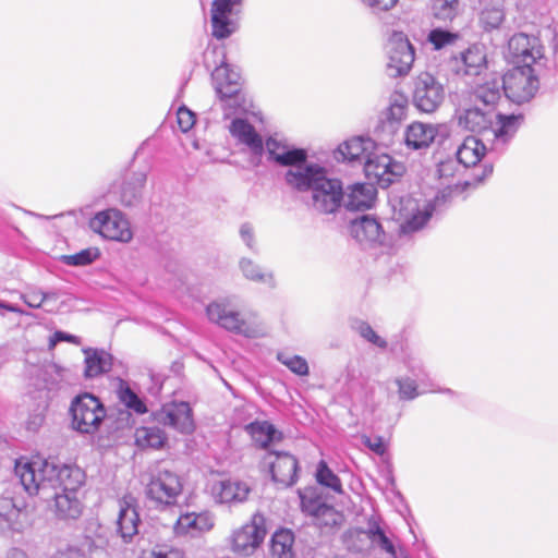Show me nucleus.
I'll list each match as a JSON object with an SVG mask.
<instances>
[{
  "label": "nucleus",
  "mask_w": 558,
  "mask_h": 558,
  "mask_svg": "<svg viewBox=\"0 0 558 558\" xmlns=\"http://www.w3.org/2000/svg\"><path fill=\"white\" fill-rule=\"evenodd\" d=\"M504 94V77H490L474 88L475 101L482 102L488 109H495Z\"/></svg>",
  "instance_id": "obj_28"
},
{
  "label": "nucleus",
  "mask_w": 558,
  "mask_h": 558,
  "mask_svg": "<svg viewBox=\"0 0 558 558\" xmlns=\"http://www.w3.org/2000/svg\"><path fill=\"white\" fill-rule=\"evenodd\" d=\"M54 513L60 520H76L81 517L83 505L75 493L53 492Z\"/></svg>",
  "instance_id": "obj_27"
},
{
  "label": "nucleus",
  "mask_w": 558,
  "mask_h": 558,
  "mask_svg": "<svg viewBox=\"0 0 558 558\" xmlns=\"http://www.w3.org/2000/svg\"><path fill=\"white\" fill-rule=\"evenodd\" d=\"M146 179V172H136L129 181L123 183L120 192V202L124 206H133L140 202Z\"/></svg>",
  "instance_id": "obj_35"
},
{
  "label": "nucleus",
  "mask_w": 558,
  "mask_h": 558,
  "mask_svg": "<svg viewBox=\"0 0 558 558\" xmlns=\"http://www.w3.org/2000/svg\"><path fill=\"white\" fill-rule=\"evenodd\" d=\"M293 534L288 530L276 532L271 537L270 554L272 558H294Z\"/></svg>",
  "instance_id": "obj_40"
},
{
  "label": "nucleus",
  "mask_w": 558,
  "mask_h": 558,
  "mask_svg": "<svg viewBox=\"0 0 558 558\" xmlns=\"http://www.w3.org/2000/svg\"><path fill=\"white\" fill-rule=\"evenodd\" d=\"M140 558H184L180 549L157 547L151 550L143 551Z\"/></svg>",
  "instance_id": "obj_53"
},
{
  "label": "nucleus",
  "mask_w": 558,
  "mask_h": 558,
  "mask_svg": "<svg viewBox=\"0 0 558 558\" xmlns=\"http://www.w3.org/2000/svg\"><path fill=\"white\" fill-rule=\"evenodd\" d=\"M316 481L335 493L341 494L343 492L340 478L328 468L324 460L317 464Z\"/></svg>",
  "instance_id": "obj_44"
},
{
  "label": "nucleus",
  "mask_w": 558,
  "mask_h": 558,
  "mask_svg": "<svg viewBox=\"0 0 558 558\" xmlns=\"http://www.w3.org/2000/svg\"><path fill=\"white\" fill-rule=\"evenodd\" d=\"M366 5L377 11H388L392 9L398 0H361Z\"/></svg>",
  "instance_id": "obj_60"
},
{
  "label": "nucleus",
  "mask_w": 558,
  "mask_h": 558,
  "mask_svg": "<svg viewBox=\"0 0 558 558\" xmlns=\"http://www.w3.org/2000/svg\"><path fill=\"white\" fill-rule=\"evenodd\" d=\"M262 464L268 468L271 478L279 485L288 487L298 478V461L288 452L268 451L262 459Z\"/></svg>",
  "instance_id": "obj_16"
},
{
  "label": "nucleus",
  "mask_w": 558,
  "mask_h": 558,
  "mask_svg": "<svg viewBox=\"0 0 558 558\" xmlns=\"http://www.w3.org/2000/svg\"><path fill=\"white\" fill-rule=\"evenodd\" d=\"M132 497H124L119 502L117 532L124 543H129L138 533L140 517Z\"/></svg>",
  "instance_id": "obj_22"
},
{
  "label": "nucleus",
  "mask_w": 558,
  "mask_h": 558,
  "mask_svg": "<svg viewBox=\"0 0 558 558\" xmlns=\"http://www.w3.org/2000/svg\"><path fill=\"white\" fill-rule=\"evenodd\" d=\"M508 50L518 63V66H531L538 64L544 58V47L535 36H529L524 33L514 34L508 41Z\"/></svg>",
  "instance_id": "obj_15"
},
{
  "label": "nucleus",
  "mask_w": 558,
  "mask_h": 558,
  "mask_svg": "<svg viewBox=\"0 0 558 558\" xmlns=\"http://www.w3.org/2000/svg\"><path fill=\"white\" fill-rule=\"evenodd\" d=\"M229 131L234 138L250 149L253 158L256 159L253 161L254 165L258 166L264 154V142L254 126L244 119L236 118L231 122Z\"/></svg>",
  "instance_id": "obj_19"
},
{
  "label": "nucleus",
  "mask_w": 558,
  "mask_h": 558,
  "mask_svg": "<svg viewBox=\"0 0 558 558\" xmlns=\"http://www.w3.org/2000/svg\"><path fill=\"white\" fill-rule=\"evenodd\" d=\"M284 178L290 187L300 192L311 191L312 206L322 214H332L342 205L341 181L328 178L326 169L316 163L290 168Z\"/></svg>",
  "instance_id": "obj_2"
},
{
  "label": "nucleus",
  "mask_w": 558,
  "mask_h": 558,
  "mask_svg": "<svg viewBox=\"0 0 558 558\" xmlns=\"http://www.w3.org/2000/svg\"><path fill=\"white\" fill-rule=\"evenodd\" d=\"M463 71L466 75H478L486 66V53L482 46L473 45L461 52Z\"/></svg>",
  "instance_id": "obj_37"
},
{
  "label": "nucleus",
  "mask_w": 558,
  "mask_h": 558,
  "mask_svg": "<svg viewBox=\"0 0 558 558\" xmlns=\"http://www.w3.org/2000/svg\"><path fill=\"white\" fill-rule=\"evenodd\" d=\"M251 492L250 486L241 481L222 480L216 481L210 486L214 499L219 504H240L247 499Z\"/></svg>",
  "instance_id": "obj_20"
},
{
  "label": "nucleus",
  "mask_w": 558,
  "mask_h": 558,
  "mask_svg": "<svg viewBox=\"0 0 558 558\" xmlns=\"http://www.w3.org/2000/svg\"><path fill=\"white\" fill-rule=\"evenodd\" d=\"M240 236L245 245L253 252H257L255 234L253 226L248 222L242 223L240 227Z\"/></svg>",
  "instance_id": "obj_55"
},
{
  "label": "nucleus",
  "mask_w": 558,
  "mask_h": 558,
  "mask_svg": "<svg viewBox=\"0 0 558 558\" xmlns=\"http://www.w3.org/2000/svg\"><path fill=\"white\" fill-rule=\"evenodd\" d=\"M210 53L221 57L220 64L216 65L211 72V80L223 109L230 110L229 113L246 111L248 104L242 92L240 73L232 70L225 61V51L219 47L213 48L211 51H206L204 60L206 66H210L208 60Z\"/></svg>",
  "instance_id": "obj_3"
},
{
  "label": "nucleus",
  "mask_w": 558,
  "mask_h": 558,
  "mask_svg": "<svg viewBox=\"0 0 558 558\" xmlns=\"http://www.w3.org/2000/svg\"><path fill=\"white\" fill-rule=\"evenodd\" d=\"M245 430L250 434L253 441L263 449L282 439V433L268 421L252 422L245 426Z\"/></svg>",
  "instance_id": "obj_30"
},
{
  "label": "nucleus",
  "mask_w": 558,
  "mask_h": 558,
  "mask_svg": "<svg viewBox=\"0 0 558 558\" xmlns=\"http://www.w3.org/2000/svg\"><path fill=\"white\" fill-rule=\"evenodd\" d=\"M444 85L432 74L424 72L414 80L413 105L424 113H433L438 110L445 100Z\"/></svg>",
  "instance_id": "obj_9"
},
{
  "label": "nucleus",
  "mask_w": 558,
  "mask_h": 558,
  "mask_svg": "<svg viewBox=\"0 0 558 558\" xmlns=\"http://www.w3.org/2000/svg\"><path fill=\"white\" fill-rule=\"evenodd\" d=\"M300 498L303 512L312 515L313 518L318 515L323 507L326 505L325 502L322 501L320 498L314 497L312 494L307 492L301 494Z\"/></svg>",
  "instance_id": "obj_50"
},
{
  "label": "nucleus",
  "mask_w": 558,
  "mask_h": 558,
  "mask_svg": "<svg viewBox=\"0 0 558 558\" xmlns=\"http://www.w3.org/2000/svg\"><path fill=\"white\" fill-rule=\"evenodd\" d=\"M506 17L504 3L500 0H492L480 12L478 23L487 32L497 29Z\"/></svg>",
  "instance_id": "obj_33"
},
{
  "label": "nucleus",
  "mask_w": 558,
  "mask_h": 558,
  "mask_svg": "<svg viewBox=\"0 0 558 558\" xmlns=\"http://www.w3.org/2000/svg\"><path fill=\"white\" fill-rule=\"evenodd\" d=\"M486 151L485 145L475 136H468L457 150V160L464 168L476 166Z\"/></svg>",
  "instance_id": "obj_31"
},
{
  "label": "nucleus",
  "mask_w": 558,
  "mask_h": 558,
  "mask_svg": "<svg viewBox=\"0 0 558 558\" xmlns=\"http://www.w3.org/2000/svg\"><path fill=\"white\" fill-rule=\"evenodd\" d=\"M239 267L247 280L265 283L270 288L276 287L274 274L271 271H264V269L254 260L243 257L239 262Z\"/></svg>",
  "instance_id": "obj_39"
},
{
  "label": "nucleus",
  "mask_w": 558,
  "mask_h": 558,
  "mask_svg": "<svg viewBox=\"0 0 558 558\" xmlns=\"http://www.w3.org/2000/svg\"><path fill=\"white\" fill-rule=\"evenodd\" d=\"M435 211L434 202L418 203L411 196L402 197L399 201L398 216L401 220L400 233L412 234L422 230Z\"/></svg>",
  "instance_id": "obj_10"
},
{
  "label": "nucleus",
  "mask_w": 558,
  "mask_h": 558,
  "mask_svg": "<svg viewBox=\"0 0 558 558\" xmlns=\"http://www.w3.org/2000/svg\"><path fill=\"white\" fill-rule=\"evenodd\" d=\"M353 329L366 341L373 343L374 345L386 349L387 348V341L383 339L380 336H378L375 330L371 327L369 324L357 320L353 324Z\"/></svg>",
  "instance_id": "obj_48"
},
{
  "label": "nucleus",
  "mask_w": 558,
  "mask_h": 558,
  "mask_svg": "<svg viewBox=\"0 0 558 558\" xmlns=\"http://www.w3.org/2000/svg\"><path fill=\"white\" fill-rule=\"evenodd\" d=\"M20 527H21V524L19 522V519L9 520L5 514H0V531L1 532L19 531Z\"/></svg>",
  "instance_id": "obj_61"
},
{
  "label": "nucleus",
  "mask_w": 558,
  "mask_h": 558,
  "mask_svg": "<svg viewBox=\"0 0 558 558\" xmlns=\"http://www.w3.org/2000/svg\"><path fill=\"white\" fill-rule=\"evenodd\" d=\"M70 413L72 427L82 434H93L98 430L107 415L101 401L92 393H82L71 403Z\"/></svg>",
  "instance_id": "obj_6"
},
{
  "label": "nucleus",
  "mask_w": 558,
  "mask_h": 558,
  "mask_svg": "<svg viewBox=\"0 0 558 558\" xmlns=\"http://www.w3.org/2000/svg\"><path fill=\"white\" fill-rule=\"evenodd\" d=\"M408 97L404 93L395 90L389 97L388 107L381 112L380 119L389 124L400 123L407 113Z\"/></svg>",
  "instance_id": "obj_34"
},
{
  "label": "nucleus",
  "mask_w": 558,
  "mask_h": 558,
  "mask_svg": "<svg viewBox=\"0 0 558 558\" xmlns=\"http://www.w3.org/2000/svg\"><path fill=\"white\" fill-rule=\"evenodd\" d=\"M315 523L320 526H335L340 523L341 515L331 506L325 505L320 510V513L316 515Z\"/></svg>",
  "instance_id": "obj_51"
},
{
  "label": "nucleus",
  "mask_w": 558,
  "mask_h": 558,
  "mask_svg": "<svg viewBox=\"0 0 558 558\" xmlns=\"http://www.w3.org/2000/svg\"><path fill=\"white\" fill-rule=\"evenodd\" d=\"M376 190L369 183H355L343 191L342 205L349 210H364L372 207Z\"/></svg>",
  "instance_id": "obj_24"
},
{
  "label": "nucleus",
  "mask_w": 558,
  "mask_h": 558,
  "mask_svg": "<svg viewBox=\"0 0 558 558\" xmlns=\"http://www.w3.org/2000/svg\"><path fill=\"white\" fill-rule=\"evenodd\" d=\"M99 257V251L95 247L82 250L78 253L63 255L61 260L68 266H86Z\"/></svg>",
  "instance_id": "obj_46"
},
{
  "label": "nucleus",
  "mask_w": 558,
  "mask_h": 558,
  "mask_svg": "<svg viewBox=\"0 0 558 558\" xmlns=\"http://www.w3.org/2000/svg\"><path fill=\"white\" fill-rule=\"evenodd\" d=\"M84 352L86 354L85 377L94 378L111 369L112 356L105 350L86 349Z\"/></svg>",
  "instance_id": "obj_32"
},
{
  "label": "nucleus",
  "mask_w": 558,
  "mask_h": 558,
  "mask_svg": "<svg viewBox=\"0 0 558 558\" xmlns=\"http://www.w3.org/2000/svg\"><path fill=\"white\" fill-rule=\"evenodd\" d=\"M213 526L214 519L209 513L191 512L180 515L173 526V530L177 535L196 536L211 530Z\"/></svg>",
  "instance_id": "obj_25"
},
{
  "label": "nucleus",
  "mask_w": 558,
  "mask_h": 558,
  "mask_svg": "<svg viewBox=\"0 0 558 558\" xmlns=\"http://www.w3.org/2000/svg\"><path fill=\"white\" fill-rule=\"evenodd\" d=\"M387 73L390 77H400L409 74L414 62V49L403 33L395 32L388 39Z\"/></svg>",
  "instance_id": "obj_11"
},
{
  "label": "nucleus",
  "mask_w": 558,
  "mask_h": 558,
  "mask_svg": "<svg viewBox=\"0 0 558 558\" xmlns=\"http://www.w3.org/2000/svg\"><path fill=\"white\" fill-rule=\"evenodd\" d=\"M363 444L367 448H369L372 451H374L375 453H377L379 456L384 454L386 451V446H385L381 437H375V438L364 437Z\"/></svg>",
  "instance_id": "obj_59"
},
{
  "label": "nucleus",
  "mask_w": 558,
  "mask_h": 558,
  "mask_svg": "<svg viewBox=\"0 0 558 558\" xmlns=\"http://www.w3.org/2000/svg\"><path fill=\"white\" fill-rule=\"evenodd\" d=\"M458 5V0H432V8L435 12V15L448 19L450 17Z\"/></svg>",
  "instance_id": "obj_52"
},
{
  "label": "nucleus",
  "mask_w": 558,
  "mask_h": 558,
  "mask_svg": "<svg viewBox=\"0 0 558 558\" xmlns=\"http://www.w3.org/2000/svg\"><path fill=\"white\" fill-rule=\"evenodd\" d=\"M349 230L352 238L360 243L381 242L384 235L380 223L368 215L352 220Z\"/></svg>",
  "instance_id": "obj_26"
},
{
  "label": "nucleus",
  "mask_w": 558,
  "mask_h": 558,
  "mask_svg": "<svg viewBox=\"0 0 558 558\" xmlns=\"http://www.w3.org/2000/svg\"><path fill=\"white\" fill-rule=\"evenodd\" d=\"M45 416L43 413H36L31 415L26 421V428L31 432H37L39 427L44 424Z\"/></svg>",
  "instance_id": "obj_62"
},
{
  "label": "nucleus",
  "mask_w": 558,
  "mask_h": 558,
  "mask_svg": "<svg viewBox=\"0 0 558 558\" xmlns=\"http://www.w3.org/2000/svg\"><path fill=\"white\" fill-rule=\"evenodd\" d=\"M182 488L181 480L174 472L160 468L151 474L145 495L153 507L166 509L177 504Z\"/></svg>",
  "instance_id": "obj_5"
},
{
  "label": "nucleus",
  "mask_w": 558,
  "mask_h": 558,
  "mask_svg": "<svg viewBox=\"0 0 558 558\" xmlns=\"http://www.w3.org/2000/svg\"><path fill=\"white\" fill-rule=\"evenodd\" d=\"M372 544L385 550L391 558L396 557V550L392 542L386 536L384 531L375 521L368 523V530L366 532Z\"/></svg>",
  "instance_id": "obj_43"
},
{
  "label": "nucleus",
  "mask_w": 558,
  "mask_h": 558,
  "mask_svg": "<svg viewBox=\"0 0 558 558\" xmlns=\"http://www.w3.org/2000/svg\"><path fill=\"white\" fill-rule=\"evenodd\" d=\"M496 116L490 132L497 142L506 144L518 131L520 117L514 114L504 116L498 112H496Z\"/></svg>",
  "instance_id": "obj_36"
},
{
  "label": "nucleus",
  "mask_w": 558,
  "mask_h": 558,
  "mask_svg": "<svg viewBox=\"0 0 558 558\" xmlns=\"http://www.w3.org/2000/svg\"><path fill=\"white\" fill-rule=\"evenodd\" d=\"M458 160L447 159L438 163L437 174L440 179L453 178L458 170Z\"/></svg>",
  "instance_id": "obj_56"
},
{
  "label": "nucleus",
  "mask_w": 558,
  "mask_h": 558,
  "mask_svg": "<svg viewBox=\"0 0 558 558\" xmlns=\"http://www.w3.org/2000/svg\"><path fill=\"white\" fill-rule=\"evenodd\" d=\"M178 125L184 133L189 132L195 124V114L186 107L182 106L177 112Z\"/></svg>",
  "instance_id": "obj_54"
},
{
  "label": "nucleus",
  "mask_w": 558,
  "mask_h": 558,
  "mask_svg": "<svg viewBox=\"0 0 558 558\" xmlns=\"http://www.w3.org/2000/svg\"><path fill=\"white\" fill-rule=\"evenodd\" d=\"M495 109H481L477 106L465 109L459 116V125L474 133L490 132L496 118Z\"/></svg>",
  "instance_id": "obj_23"
},
{
  "label": "nucleus",
  "mask_w": 558,
  "mask_h": 558,
  "mask_svg": "<svg viewBox=\"0 0 558 558\" xmlns=\"http://www.w3.org/2000/svg\"><path fill=\"white\" fill-rule=\"evenodd\" d=\"M265 535L264 518L256 514L250 523L234 530L228 542L233 553L250 556L259 547Z\"/></svg>",
  "instance_id": "obj_12"
},
{
  "label": "nucleus",
  "mask_w": 558,
  "mask_h": 558,
  "mask_svg": "<svg viewBox=\"0 0 558 558\" xmlns=\"http://www.w3.org/2000/svg\"><path fill=\"white\" fill-rule=\"evenodd\" d=\"M458 39L459 35L457 33H452L442 28L432 29L428 34V41L434 46L436 50L452 46Z\"/></svg>",
  "instance_id": "obj_47"
},
{
  "label": "nucleus",
  "mask_w": 558,
  "mask_h": 558,
  "mask_svg": "<svg viewBox=\"0 0 558 558\" xmlns=\"http://www.w3.org/2000/svg\"><path fill=\"white\" fill-rule=\"evenodd\" d=\"M269 159L276 161L281 166H289L290 168L305 167L306 153L303 149H289L288 146L281 141L270 136L264 144Z\"/></svg>",
  "instance_id": "obj_21"
},
{
  "label": "nucleus",
  "mask_w": 558,
  "mask_h": 558,
  "mask_svg": "<svg viewBox=\"0 0 558 558\" xmlns=\"http://www.w3.org/2000/svg\"><path fill=\"white\" fill-rule=\"evenodd\" d=\"M395 383L398 386V393L401 400H413L420 395L414 379L399 377L396 378Z\"/></svg>",
  "instance_id": "obj_49"
},
{
  "label": "nucleus",
  "mask_w": 558,
  "mask_h": 558,
  "mask_svg": "<svg viewBox=\"0 0 558 558\" xmlns=\"http://www.w3.org/2000/svg\"><path fill=\"white\" fill-rule=\"evenodd\" d=\"M22 299L33 308H39L45 302L44 291L37 289L25 292Z\"/></svg>",
  "instance_id": "obj_57"
},
{
  "label": "nucleus",
  "mask_w": 558,
  "mask_h": 558,
  "mask_svg": "<svg viewBox=\"0 0 558 558\" xmlns=\"http://www.w3.org/2000/svg\"><path fill=\"white\" fill-rule=\"evenodd\" d=\"M450 135L447 124L413 122L408 125L404 132V142L408 148L413 150L426 149L435 141L439 144L444 143Z\"/></svg>",
  "instance_id": "obj_13"
},
{
  "label": "nucleus",
  "mask_w": 558,
  "mask_h": 558,
  "mask_svg": "<svg viewBox=\"0 0 558 558\" xmlns=\"http://www.w3.org/2000/svg\"><path fill=\"white\" fill-rule=\"evenodd\" d=\"M117 396L123 405L138 415L145 414L148 411L145 402L137 396V393L131 389L129 384L123 379L119 380Z\"/></svg>",
  "instance_id": "obj_41"
},
{
  "label": "nucleus",
  "mask_w": 558,
  "mask_h": 558,
  "mask_svg": "<svg viewBox=\"0 0 558 558\" xmlns=\"http://www.w3.org/2000/svg\"><path fill=\"white\" fill-rule=\"evenodd\" d=\"M165 433L158 427H141L135 432L136 445L141 448L159 449L166 442Z\"/></svg>",
  "instance_id": "obj_42"
},
{
  "label": "nucleus",
  "mask_w": 558,
  "mask_h": 558,
  "mask_svg": "<svg viewBox=\"0 0 558 558\" xmlns=\"http://www.w3.org/2000/svg\"><path fill=\"white\" fill-rule=\"evenodd\" d=\"M158 423L169 426L182 434H190L194 429L192 409L187 402H171L163 404L155 414Z\"/></svg>",
  "instance_id": "obj_18"
},
{
  "label": "nucleus",
  "mask_w": 558,
  "mask_h": 558,
  "mask_svg": "<svg viewBox=\"0 0 558 558\" xmlns=\"http://www.w3.org/2000/svg\"><path fill=\"white\" fill-rule=\"evenodd\" d=\"M100 549L95 539L85 536L80 545H68L58 549L50 558H86V555L93 557Z\"/></svg>",
  "instance_id": "obj_38"
},
{
  "label": "nucleus",
  "mask_w": 558,
  "mask_h": 558,
  "mask_svg": "<svg viewBox=\"0 0 558 558\" xmlns=\"http://www.w3.org/2000/svg\"><path fill=\"white\" fill-rule=\"evenodd\" d=\"M54 337L58 340H64V341L71 342V343H77V337L74 336V335H70V333H65V332H62V331H58V332L54 333Z\"/></svg>",
  "instance_id": "obj_63"
},
{
  "label": "nucleus",
  "mask_w": 558,
  "mask_h": 558,
  "mask_svg": "<svg viewBox=\"0 0 558 558\" xmlns=\"http://www.w3.org/2000/svg\"><path fill=\"white\" fill-rule=\"evenodd\" d=\"M240 4L241 0H214L210 22L215 38H228L236 31L238 25L233 16L236 15V7Z\"/></svg>",
  "instance_id": "obj_17"
},
{
  "label": "nucleus",
  "mask_w": 558,
  "mask_h": 558,
  "mask_svg": "<svg viewBox=\"0 0 558 558\" xmlns=\"http://www.w3.org/2000/svg\"><path fill=\"white\" fill-rule=\"evenodd\" d=\"M15 475L29 495H43L48 499L49 490L77 493L85 482L84 471L76 465H58L52 461L36 458L19 459L15 462Z\"/></svg>",
  "instance_id": "obj_1"
},
{
  "label": "nucleus",
  "mask_w": 558,
  "mask_h": 558,
  "mask_svg": "<svg viewBox=\"0 0 558 558\" xmlns=\"http://www.w3.org/2000/svg\"><path fill=\"white\" fill-rule=\"evenodd\" d=\"M374 148V143L367 137H353L339 147V153L344 160L365 163Z\"/></svg>",
  "instance_id": "obj_29"
},
{
  "label": "nucleus",
  "mask_w": 558,
  "mask_h": 558,
  "mask_svg": "<svg viewBox=\"0 0 558 558\" xmlns=\"http://www.w3.org/2000/svg\"><path fill=\"white\" fill-rule=\"evenodd\" d=\"M7 558H28V557L25 551L17 549V548H13L8 553Z\"/></svg>",
  "instance_id": "obj_64"
},
{
  "label": "nucleus",
  "mask_w": 558,
  "mask_h": 558,
  "mask_svg": "<svg viewBox=\"0 0 558 558\" xmlns=\"http://www.w3.org/2000/svg\"><path fill=\"white\" fill-rule=\"evenodd\" d=\"M0 514H5L9 520H15L20 519L21 510L11 499L4 498L0 500Z\"/></svg>",
  "instance_id": "obj_58"
},
{
  "label": "nucleus",
  "mask_w": 558,
  "mask_h": 558,
  "mask_svg": "<svg viewBox=\"0 0 558 558\" xmlns=\"http://www.w3.org/2000/svg\"><path fill=\"white\" fill-rule=\"evenodd\" d=\"M405 171L403 163L396 161L387 154L372 151L364 163V172L368 179L375 180L381 187H388Z\"/></svg>",
  "instance_id": "obj_14"
},
{
  "label": "nucleus",
  "mask_w": 558,
  "mask_h": 558,
  "mask_svg": "<svg viewBox=\"0 0 558 558\" xmlns=\"http://www.w3.org/2000/svg\"><path fill=\"white\" fill-rule=\"evenodd\" d=\"M206 316L210 323L245 338H258L265 335L264 325L256 314L245 318L241 312L231 306L228 299L210 302L206 306Z\"/></svg>",
  "instance_id": "obj_4"
},
{
  "label": "nucleus",
  "mask_w": 558,
  "mask_h": 558,
  "mask_svg": "<svg viewBox=\"0 0 558 558\" xmlns=\"http://www.w3.org/2000/svg\"><path fill=\"white\" fill-rule=\"evenodd\" d=\"M89 228L102 238L112 241L126 243L133 236L129 220L116 208L97 213L89 220Z\"/></svg>",
  "instance_id": "obj_8"
},
{
  "label": "nucleus",
  "mask_w": 558,
  "mask_h": 558,
  "mask_svg": "<svg viewBox=\"0 0 558 558\" xmlns=\"http://www.w3.org/2000/svg\"><path fill=\"white\" fill-rule=\"evenodd\" d=\"M277 360L295 375L306 376L310 373L306 360L300 355H290L284 352H279Z\"/></svg>",
  "instance_id": "obj_45"
},
{
  "label": "nucleus",
  "mask_w": 558,
  "mask_h": 558,
  "mask_svg": "<svg viewBox=\"0 0 558 558\" xmlns=\"http://www.w3.org/2000/svg\"><path fill=\"white\" fill-rule=\"evenodd\" d=\"M502 77L504 94L515 104L530 101L539 87L538 77L531 66H514Z\"/></svg>",
  "instance_id": "obj_7"
}]
</instances>
